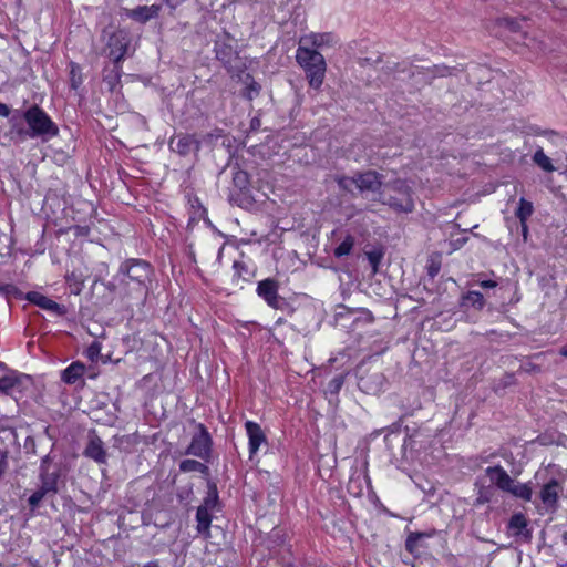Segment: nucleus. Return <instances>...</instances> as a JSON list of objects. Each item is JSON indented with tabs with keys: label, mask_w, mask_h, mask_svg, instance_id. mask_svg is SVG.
<instances>
[{
	"label": "nucleus",
	"mask_w": 567,
	"mask_h": 567,
	"mask_svg": "<svg viewBox=\"0 0 567 567\" xmlns=\"http://www.w3.org/2000/svg\"><path fill=\"white\" fill-rule=\"evenodd\" d=\"M296 61L305 71L309 86L319 90L324 81L327 63L324 56L317 50L299 45Z\"/></svg>",
	"instance_id": "obj_1"
},
{
	"label": "nucleus",
	"mask_w": 567,
	"mask_h": 567,
	"mask_svg": "<svg viewBox=\"0 0 567 567\" xmlns=\"http://www.w3.org/2000/svg\"><path fill=\"white\" fill-rule=\"evenodd\" d=\"M22 117L27 124L25 130L29 138H40L42 142H48L59 135L58 125L38 105H32L25 110Z\"/></svg>",
	"instance_id": "obj_2"
},
{
	"label": "nucleus",
	"mask_w": 567,
	"mask_h": 567,
	"mask_svg": "<svg viewBox=\"0 0 567 567\" xmlns=\"http://www.w3.org/2000/svg\"><path fill=\"white\" fill-rule=\"evenodd\" d=\"M120 271L131 281L136 282L140 292L146 290V281L151 275V267L146 261L140 259L126 261L121 266Z\"/></svg>",
	"instance_id": "obj_3"
},
{
	"label": "nucleus",
	"mask_w": 567,
	"mask_h": 567,
	"mask_svg": "<svg viewBox=\"0 0 567 567\" xmlns=\"http://www.w3.org/2000/svg\"><path fill=\"white\" fill-rule=\"evenodd\" d=\"M196 432L192 437V442L186 450V454L207 458L212 450V437L207 429L202 423H195Z\"/></svg>",
	"instance_id": "obj_4"
},
{
	"label": "nucleus",
	"mask_w": 567,
	"mask_h": 567,
	"mask_svg": "<svg viewBox=\"0 0 567 567\" xmlns=\"http://www.w3.org/2000/svg\"><path fill=\"white\" fill-rule=\"evenodd\" d=\"M564 492V485L556 478H550L543 484L539 491V498L547 512H555L558 508V501Z\"/></svg>",
	"instance_id": "obj_5"
},
{
	"label": "nucleus",
	"mask_w": 567,
	"mask_h": 567,
	"mask_svg": "<svg viewBox=\"0 0 567 567\" xmlns=\"http://www.w3.org/2000/svg\"><path fill=\"white\" fill-rule=\"evenodd\" d=\"M338 43V38L332 32H311L300 37L299 45L311 48L317 51L332 48Z\"/></svg>",
	"instance_id": "obj_6"
},
{
	"label": "nucleus",
	"mask_w": 567,
	"mask_h": 567,
	"mask_svg": "<svg viewBox=\"0 0 567 567\" xmlns=\"http://www.w3.org/2000/svg\"><path fill=\"white\" fill-rule=\"evenodd\" d=\"M128 37L124 31L114 32L109 39V56L114 63H118L127 52Z\"/></svg>",
	"instance_id": "obj_7"
},
{
	"label": "nucleus",
	"mask_w": 567,
	"mask_h": 567,
	"mask_svg": "<svg viewBox=\"0 0 567 567\" xmlns=\"http://www.w3.org/2000/svg\"><path fill=\"white\" fill-rule=\"evenodd\" d=\"M355 186L361 193H377L382 186V175L375 171H367L355 174Z\"/></svg>",
	"instance_id": "obj_8"
},
{
	"label": "nucleus",
	"mask_w": 567,
	"mask_h": 567,
	"mask_svg": "<svg viewBox=\"0 0 567 567\" xmlns=\"http://www.w3.org/2000/svg\"><path fill=\"white\" fill-rule=\"evenodd\" d=\"M169 147L179 155L186 156L199 150V142L193 135L178 134L171 138Z\"/></svg>",
	"instance_id": "obj_9"
},
{
	"label": "nucleus",
	"mask_w": 567,
	"mask_h": 567,
	"mask_svg": "<svg viewBox=\"0 0 567 567\" xmlns=\"http://www.w3.org/2000/svg\"><path fill=\"white\" fill-rule=\"evenodd\" d=\"M49 461H50V456L47 455L42 458V462H41V466H40V470H41V473H40V482H41V487L44 489V491H48L49 493H51V495H54L58 493V480H59V472H49Z\"/></svg>",
	"instance_id": "obj_10"
},
{
	"label": "nucleus",
	"mask_w": 567,
	"mask_h": 567,
	"mask_svg": "<svg viewBox=\"0 0 567 567\" xmlns=\"http://www.w3.org/2000/svg\"><path fill=\"white\" fill-rule=\"evenodd\" d=\"M245 427L249 439V454L252 458L260 445L266 442V435L260 425L254 421H247Z\"/></svg>",
	"instance_id": "obj_11"
},
{
	"label": "nucleus",
	"mask_w": 567,
	"mask_h": 567,
	"mask_svg": "<svg viewBox=\"0 0 567 567\" xmlns=\"http://www.w3.org/2000/svg\"><path fill=\"white\" fill-rule=\"evenodd\" d=\"M10 128L3 133L2 137L8 143L22 144L29 140L25 126L14 115L9 120Z\"/></svg>",
	"instance_id": "obj_12"
},
{
	"label": "nucleus",
	"mask_w": 567,
	"mask_h": 567,
	"mask_svg": "<svg viewBox=\"0 0 567 567\" xmlns=\"http://www.w3.org/2000/svg\"><path fill=\"white\" fill-rule=\"evenodd\" d=\"M485 474L489 478V482L503 492H506L512 485L513 478L501 465L488 466L485 470Z\"/></svg>",
	"instance_id": "obj_13"
},
{
	"label": "nucleus",
	"mask_w": 567,
	"mask_h": 567,
	"mask_svg": "<svg viewBox=\"0 0 567 567\" xmlns=\"http://www.w3.org/2000/svg\"><path fill=\"white\" fill-rule=\"evenodd\" d=\"M84 455L99 464L106 463L107 453L102 440L97 435L90 436Z\"/></svg>",
	"instance_id": "obj_14"
},
{
	"label": "nucleus",
	"mask_w": 567,
	"mask_h": 567,
	"mask_svg": "<svg viewBox=\"0 0 567 567\" xmlns=\"http://www.w3.org/2000/svg\"><path fill=\"white\" fill-rule=\"evenodd\" d=\"M257 292L260 297H262L266 302L274 308H278L279 297H278V286L272 279H265L258 284Z\"/></svg>",
	"instance_id": "obj_15"
},
{
	"label": "nucleus",
	"mask_w": 567,
	"mask_h": 567,
	"mask_svg": "<svg viewBox=\"0 0 567 567\" xmlns=\"http://www.w3.org/2000/svg\"><path fill=\"white\" fill-rule=\"evenodd\" d=\"M27 299L44 310H50L59 315L63 313V308L54 300L41 295L40 292L32 291L27 295Z\"/></svg>",
	"instance_id": "obj_16"
},
{
	"label": "nucleus",
	"mask_w": 567,
	"mask_h": 567,
	"mask_svg": "<svg viewBox=\"0 0 567 567\" xmlns=\"http://www.w3.org/2000/svg\"><path fill=\"white\" fill-rule=\"evenodd\" d=\"M383 204L389 205L392 209L398 213H411L414 209V202L412 196L406 197H394L390 196L388 199L382 200Z\"/></svg>",
	"instance_id": "obj_17"
},
{
	"label": "nucleus",
	"mask_w": 567,
	"mask_h": 567,
	"mask_svg": "<svg viewBox=\"0 0 567 567\" xmlns=\"http://www.w3.org/2000/svg\"><path fill=\"white\" fill-rule=\"evenodd\" d=\"M506 493H509L514 497L525 502H530L533 497V487L530 483H519L513 478L512 485L508 487Z\"/></svg>",
	"instance_id": "obj_18"
},
{
	"label": "nucleus",
	"mask_w": 567,
	"mask_h": 567,
	"mask_svg": "<svg viewBox=\"0 0 567 567\" xmlns=\"http://www.w3.org/2000/svg\"><path fill=\"white\" fill-rule=\"evenodd\" d=\"M84 371V364L80 362H73L62 371V380L68 384H73L83 375Z\"/></svg>",
	"instance_id": "obj_19"
},
{
	"label": "nucleus",
	"mask_w": 567,
	"mask_h": 567,
	"mask_svg": "<svg viewBox=\"0 0 567 567\" xmlns=\"http://www.w3.org/2000/svg\"><path fill=\"white\" fill-rule=\"evenodd\" d=\"M158 11H159V7L158 6H154V4L150 6V7H147V6L138 7V8L133 10L132 17L136 21L146 22L150 19H152L154 17H157Z\"/></svg>",
	"instance_id": "obj_20"
},
{
	"label": "nucleus",
	"mask_w": 567,
	"mask_h": 567,
	"mask_svg": "<svg viewBox=\"0 0 567 567\" xmlns=\"http://www.w3.org/2000/svg\"><path fill=\"white\" fill-rule=\"evenodd\" d=\"M197 530L200 534H208L212 523V515L209 509L205 507H198L196 513Z\"/></svg>",
	"instance_id": "obj_21"
},
{
	"label": "nucleus",
	"mask_w": 567,
	"mask_h": 567,
	"mask_svg": "<svg viewBox=\"0 0 567 567\" xmlns=\"http://www.w3.org/2000/svg\"><path fill=\"white\" fill-rule=\"evenodd\" d=\"M462 306H470L477 310H481L485 306L484 296L481 292L475 291V290L468 291L462 298Z\"/></svg>",
	"instance_id": "obj_22"
},
{
	"label": "nucleus",
	"mask_w": 567,
	"mask_h": 567,
	"mask_svg": "<svg viewBox=\"0 0 567 567\" xmlns=\"http://www.w3.org/2000/svg\"><path fill=\"white\" fill-rule=\"evenodd\" d=\"M20 386V379L14 374H8L0 378V393L12 394L14 389Z\"/></svg>",
	"instance_id": "obj_23"
},
{
	"label": "nucleus",
	"mask_w": 567,
	"mask_h": 567,
	"mask_svg": "<svg viewBox=\"0 0 567 567\" xmlns=\"http://www.w3.org/2000/svg\"><path fill=\"white\" fill-rule=\"evenodd\" d=\"M533 162L546 173L556 171L551 159L544 153L543 148H538L534 156Z\"/></svg>",
	"instance_id": "obj_24"
},
{
	"label": "nucleus",
	"mask_w": 567,
	"mask_h": 567,
	"mask_svg": "<svg viewBox=\"0 0 567 567\" xmlns=\"http://www.w3.org/2000/svg\"><path fill=\"white\" fill-rule=\"evenodd\" d=\"M534 206L533 203L520 198L518 203V208L515 212V216L519 219L520 224H525L527 219L533 215Z\"/></svg>",
	"instance_id": "obj_25"
},
{
	"label": "nucleus",
	"mask_w": 567,
	"mask_h": 567,
	"mask_svg": "<svg viewBox=\"0 0 567 567\" xmlns=\"http://www.w3.org/2000/svg\"><path fill=\"white\" fill-rule=\"evenodd\" d=\"M495 495V489L492 486H481L477 492V497L474 501V506H481L492 502Z\"/></svg>",
	"instance_id": "obj_26"
},
{
	"label": "nucleus",
	"mask_w": 567,
	"mask_h": 567,
	"mask_svg": "<svg viewBox=\"0 0 567 567\" xmlns=\"http://www.w3.org/2000/svg\"><path fill=\"white\" fill-rule=\"evenodd\" d=\"M179 470L184 473H188V472H202V473H205L208 471V467L196 461V460H184L179 463Z\"/></svg>",
	"instance_id": "obj_27"
},
{
	"label": "nucleus",
	"mask_w": 567,
	"mask_h": 567,
	"mask_svg": "<svg viewBox=\"0 0 567 567\" xmlns=\"http://www.w3.org/2000/svg\"><path fill=\"white\" fill-rule=\"evenodd\" d=\"M354 246V238L352 235H347L343 241L334 249V256L340 258L348 256Z\"/></svg>",
	"instance_id": "obj_28"
},
{
	"label": "nucleus",
	"mask_w": 567,
	"mask_h": 567,
	"mask_svg": "<svg viewBox=\"0 0 567 567\" xmlns=\"http://www.w3.org/2000/svg\"><path fill=\"white\" fill-rule=\"evenodd\" d=\"M527 526V520L525 516L520 513L514 514L508 523V528L514 530L515 534H520L523 529Z\"/></svg>",
	"instance_id": "obj_29"
},
{
	"label": "nucleus",
	"mask_w": 567,
	"mask_h": 567,
	"mask_svg": "<svg viewBox=\"0 0 567 567\" xmlns=\"http://www.w3.org/2000/svg\"><path fill=\"white\" fill-rule=\"evenodd\" d=\"M233 183L236 188L239 190L247 189L249 185V177L248 174L245 171L236 169L233 173Z\"/></svg>",
	"instance_id": "obj_30"
},
{
	"label": "nucleus",
	"mask_w": 567,
	"mask_h": 567,
	"mask_svg": "<svg viewBox=\"0 0 567 567\" xmlns=\"http://www.w3.org/2000/svg\"><path fill=\"white\" fill-rule=\"evenodd\" d=\"M425 536L429 535L424 533H411L405 540V549L411 554H416L419 548V542Z\"/></svg>",
	"instance_id": "obj_31"
},
{
	"label": "nucleus",
	"mask_w": 567,
	"mask_h": 567,
	"mask_svg": "<svg viewBox=\"0 0 567 567\" xmlns=\"http://www.w3.org/2000/svg\"><path fill=\"white\" fill-rule=\"evenodd\" d=\"M218 503V493L215 485L209 486L208 494L206 498L204 499V503L200 505V507H205V509L213 511Z\"/></svg>",
	"instance_id": "obj_32"
},
{
	"label": "nucleus",
	"mask_w": 567,
	"mask_h": 567,
	"mask_svg": "<svg viewBox=\"0 0 567 567\" xmlns=\"http://www.w3.org/2000/svg\"><path fill=\"white\" fill-rule=\"evenodd\" d=\"M498 25L507 29L511 32L518 33L522 31L519 21L509 17H503L497 20Z\"/></svg>",
	"instance_id": "obj_33"
},
{
	"label": "nucleus",
	"mask_w": 567,
	"mask_h": 567,
	"mask_svg": "<svg viewBox=\"0 0 567 567\" xmlns=\"http://www.w3.org/2000/svg\"><path fill=\"white\" fill-rule=\"evenodd\" d=\"M47 495H51V493H49L48 491H44L41 486L34 491L32 493V495L29 497L28 502H29V505L32 507V508H37L40 503L42 502V499L47 496Z\"/></svg>",
	"instance_id": "obj_34"
},
{
	"label": "nucleus",
	"mask_w": 567,
	"mask_h": 567,
	"mask_svg": "<svg viewBox=\"0 0 567 567\" xmlns=\"http://www.w3.org/2000/svg\"><path fill=\"white\" fill-rule=\"evenodd\" d=\"M247 79H249L250 82L247 83L245 96L248 100H252L259 94L260 85L257 82H255L249 75H247Z\"/></svg>",
	"instance_id": "obj_35"
},
{
	"label": "nucleus",
	"mask_w": 567,
	"mask_h": 567,
	"mask_svg": "<svg viewBox=\"0 0 567 567\" xmlns=\"http://www.w3.org/2000/svg\"><path fill=\"white\" fill-rule=\"evenodd\" d=\"M337 184L340 188L350 192L351 187L355 185V175L352 177L339 176L337 177Z\"/></svg>",
	"instance_id": "obj_36"
},
{
	"label": "nucleus",
	"mask_w": 567,
	"mask_h": 567,
	"mask_svg": "<svg viewBox=\"0 0 567 567\" xmlns=\"http://www.w3.org/2000/svg\"><path fill=\"white\" fill-rule=\"evenodd\" d=\"M367 257H368V260L371 265V268H372V272L375 274L378 271V267H379V264L381 261V258H382V254L381 252H377V251H370L367 254Z\"/></svg>",
	"instance_id": "obj_37"
},
{
	"label": "nucleus",
	"mask_w": 567,
	"mask_h": 567,
	"mask_svg": "<svg viewBox=\"0 0 567 567\" xmlns=\"http://www.w3.org/2000/svg\"><path fill=\"white\" fill-rule=\"evenodd\" d=\"M392 187L402 197L411 196V189L404 181L394 182Z\"/></svg>",
	"instance_id": "obj_38"
},
{
	"label": "nucleus",
	"mask_w": 567,
	"mask_h": 567,
	"mask_svg": "<svg viewBox=\"0 0 567 567\" xmlns=\"http://www.w3.org/2000/svg\"><path fill=\"white\" fill-rule=\"evenodd\" d=\"M101 344L99 342H93L87 349V355L91 360H94L100 354Z\"/></svg>",
	"instance_id": "obj_39"
},
{
	"label": "nucleus",
	"mask_w": 567,
	"mask_h": 567,
	"mask_svg": "<svg viewBox=\"0 0 567 567\" xmlns=\"http://www.w3.org/2000/svg\"><path fill=\"white\" fill-rule=\"evenodd\" d=\"M167 7H169L172 10L176 9L178 6H181L186 0H162Z\"/></svg>",
	"instance_id": "obj_40"
},
{
	"label": "nucleus",
	"mask_w": 567,
	"mask_h": 567,
	"mask_svg": "<svg viewBox=\"0 0 567 567\" xmlns=\"http://www.w3.org/2000/svg\"><path fill=\"white\" fill-rule=\"evenodd\" d=\"M6 457H7L6 453H2L0 451V477L2 476V474L4 473L6 467H7Z\"/></svg>",
	"instance_id": "obj_41"
},
{
	"label": "nucleus",
	"mask_w": 567,
	"mask_h": 567,
	"mask_svg": "<svg viewBox=\"0 0 567 567\" xmlns=\"http://www.w3.org/2000/svg\"><path fill=\"white\" fill-rule=\"evenodd\" d=\"M10 112V107L7 104L0 102V116L8 117Z\"/></svg>",
	"instance_id": "obj_42"
},
{
	"label": "nucleus",
	"mask_w": 567,
	"mask_h": 567,
	"mask_svg": "<svg viewBox=\"0 0 567 567\" xmlns=\"http://www.w3.org/2000/svg\"><path fill=\"white\" fill-rule=\"evenodd\" d=\"M480 286L482 288H495L497 286V282L494 280H483L480 282Z\"/></svg>",
	"instance_id": "obj_43"
},
{
	"label": "nucleus",
	"mask_w": 567,
	"mask_h": 567,
	"mask_svg": "<svg viewBox=\"0 0 567 567\" xmlns=\"http://www.w3.org/2000/svg\"><path fill=\"white\" fill-rule=\"evenodd\" d=\"M342 383H343V380L341 377H339V378H334L330 382V385L333 386L334 390H339L341 388Z\"/></svg>",
	"instance_id": "obj_44"
},
{
	"label": "nucleus",
	"mask_w": 567,
	"mask_h": 567,
	"mask_svg": "<svg viewBox=\"0 0 567 567\" xmlns=\"http://www.w3.org/2000/svg\"><path fill=\"white\" fill-rule=\"evenodd\" d=\"M439 270H440V266L433 264L429 267V275L431 277H435L437 275Z\"/></svg>",
	"instance_id": "obj_45"
},
{
	"label": "nucleus",
	"mask_w": 567,
	"mask_h": 567,
	"mask_svg": "<svg viewBox=\"0 0 567 567\" xmlns=\"http://www.w3.org/2000/svg\"><path fill=\"white\" fill-rule=\"evenodd\" d=\"M14 290H16V288L11 285H6L3 287H0V291H2L6 295H9V293L13 292Z\"/></svg>",
	"instance_id": "obj_46"
},
{
	"label": "nucleus",
	"mask_w": 567,
	"mask_h": 567,
	"mask_svg": "<svg viewBox=\"0 0 567 567\" xmlns=\"http://www.w3.org/2000/svg\"><path fill=\"white\" fill-rule=\"evenodd\" d=\"M520 225H522V234H523L524 240L526 241L527 235H528L527 221H525V224H520Z\"/></svg>",
	"instance_id": "obj_47"
},
{
	"label": "nucleus",
	"mask_w": 567,
	"mask_h": 567,
	"mask_svg": "<svg viewBox=\"0 0 567 567\" xmlns=\"http://www.w3.org/2000/svg\"><path fill=\"white\" fill-rule=\"evenodd\" d=\"M71 75H72V86L76 87V82H75V79H74V78H76V74H75V68L74 66H72Z\"/></svg>",
	"instance_id": "obj_48"
},
{
	"label": "nucleus",
	"mask_w": 567,
	"mask_h": 567,
	"mask_svg": "<svg viewBox=\"0 0 567 567\" xmlns=\"http://www.w3.org/2000/svg\"><path fill=\"white\" fill-rule=\"evenodd\" d=\"M134 120H135V122H136L137 124H141V125H142V126H144V127L146 126V122H145V120H144L143 117H141V116H135V117H134Z\"/></svg>",
	"instance_id": "obj_49"
},
{
	"label": "nucleus",
	"mask_w": 567,
	"mask_h": 567,
	"mask_svg": "<svg viewBox=\"0 0 567 567\" xmlns=\"http://www.w3.org/2000/svg\"><path fill=\"white\" fill-rule=\"evenodd\" d=\"M559 353L563 357H567V344L560 348Z\"/></svg>",
	"instance_id": "obj_50"
},
{
	"label": "nucleus",
	"mask_w": 567,
	"mask_h": 567,
	"mask_svg": "<svg viewBox=\"0 0 567 567\" xmlns=\"http://www.w3.org/2000/svg\"><path fill=\"white\" fill-rule=\"evenodd\" d=\"M144 567H159L156 561H150Z\"/></svg>",
	"instance_id": "obj_51"
},
{
	"label": "nucleus",
	"mask_w": 567,
	"mask_h": 567,
	"mask_svg": "<svg viewBox=\"0 0 567 567\" xmlns=\"http://www.w3.org/2000/svg\"><path fill=\"white\" fill-rule=\"evenodd\" d=\"M239 266H240V262H238V261H235V262H234V267H235V268H237V267H239Z\"/></svg>",
	"instance_id": "obj_52"
},
{
	"label": "nucleus",
	"mask_w": 567,
	"mask_h": 567,
	"mask_svg": "<svg viewBox=\"0 0 567 567\" xmlns=\"http://www.w3.org/2000/svg\"><path fill=\"white\" fill-rule=\"evenodd\" d=\"M217 56H218L219 59H224L223 56H220V52H217Z\"/></svg>",
	"instance_id": "obj_53"
}]
</instances>
